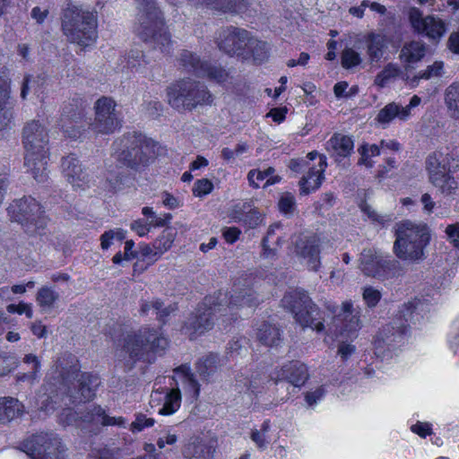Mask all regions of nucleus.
Wrapping results in <instances>:
<instances>
[{
    "label": "nucleus",
    "instance_id": "1",
    "mask_svg": "<svg viewBox=\"0 0 459 459\" xmlns=\"http://www.w3.org/2000/svg\"><path fill=\"white\" fill-rule=\"evenodd\" d=\"M229 297L227 292L221 290L212 296L206 297L195 314H192L185 324L186 332L193 337L210 330L214 322L213 316L219 314L225 317L223 322L235 320L233 310L238 307H254L259 302L255 293L250 288L236 289Z\"/></svg>",
    "mask_w": 459,
    "mask_h": 459
},
{
    "label": "nucleus",
    "instance_id": "2",
    "mask_svg": "<svg viewBox=\"0 0 459 459\" xmlns=\"http://www.w3.org/2000/svg\"><path fill=\"white\" fill-rule=\"evenodd\" d=\"M59 382L58 392L64 395V405L79 404L92 400L97 387L100 385V378L91 373H81L78 360L72 354L58 359L56 364Z\"/></svg>",
    "mask_w": 459,
    "mask_h": 459
},
{
    "label": "nucleus",
    "instance_id": "3",
    "mask_svg": "<svg viewBox=\"0 0 459 459\" xmlns=\"http://www.w3.org/2000/svg\"><path fill=\"white\" fill-rule=\"evenodd\" d=\"M394 253L402 260L419 262L425 259V248L429 244V228L424 223L404 221L397 224Z\"/></svg>",
    "mask_w": 459,
    "mask_h": 459
},
{
    "label": "nucleus",
    "instance_id": "4",
    "mask_svg": "<svg viewBox=\"0 0 459 459\" xmlns=\"http://www.w3.org/2000/svg\"><path fill=\"white\" fill-rule=\"evenodd\" d=\"M137 4V24L135 31L145 42L154 44L161 52L170 50V35L164 26L160 11L155 0H135Z\"/></svg>",
    "mask_w": 459,
    "mask_h": 459
},
{
    "label": "nucleus",
    "instance_id": "5",
    "mask_svg": "<svg viewBox=\"0 0 459 459\" xmlns=\"http://www.w3.org/2000/svg\"><path fill=\"white\" fill-rule=\"evenodd\" d=\"M61 29L69 41L87 47L97 39V18L90 11H85L68 3L62 9Z\"/></svg>",
    "mask_w": 459,
    "mask_h": 459
},
{
    "label": "nucleus",
    "instance_id": "6",
    "mask_svg": "<svg viewBox=\"0 0 459 459\" xmlns=\"http://www.w3.org/2000/svg\"><path fill=\"white\" fill-rule=\"evenodd\" d=\"M113 157L121 167L138 169L154 158L153 143L142 134L128 133L113 143Z\"/></svg>",
    "mask_w": 459,
    "mask_h": 459
},
{
    "label": "nucleus",
    "instance_id": "7",
    "mask_svg": "<svg viewBox=\"0 0 459 459\" xmlns=\"http://www.w3.org/2000/svg\"><path fill=\"white\" fill-rule=\"evenodd\" d=\"M11 219L22 225L30 237H39L52 242L47 233L48 219L43 206L33 197L25 196L13 201L8 208Z\"/></svg>",
    "mask_w": 459,
    "mask_h": 459
},
{
    "label": "nucleus",
    "instance_id": "8",
    "mask_svg": "<svg viewBox=\"0 0 459 459\" xmlns=\"http://www.w3.org/2000/svg\"><path fill=\"white\" fill-rule=\"evenodd\" d=\"M168 344L167 338L156 330L143 328L124 338L121 352L127 355L133 362L143 360L151 363L154 359L152 352L162 351Z\"/></svg>",
    "mask_w": 459,
    "mask_h": 459
},
{
    "label": "nucleus",
    "instance_id": "9",
    "mask_svg": "<svg viewBox=\"0 0 459 459\" xmlns=\"http://www.w3.org/2000/svg\"><path fill=\"white\" fill-rule=\"evenodd\" d=\"M168 103L179 112L192 111L199 105L211 104L206 86L194 80H181L167 88Z\"/></svg>",
    "mask_w": 459,
    "mask_h": 459
},
{
    "label": "nucleus",
    "instance_id": "10",
    "mask_svg": "<svg viewBox=\"0 0 459 459\" xmlns=\"http://www.w3.org/2000/svg\"><path fill=\"white\" fill-rule=\"evenodd\" d=\"M281 303L302 327H310L318 333L324 331L322 314L305 290L297 289L287 292Z\"/></svg>",
    "mask_w": 459,
    "mask_h": 459
},
{
    "label": "nucleus",
    "instance_id": "11",
    "mask_svg": "<svg viewBox=\"0 0 459 459\" xmlns=\"http://www.w3.org/2000/svg\"><path fill=\"white\" fill-rule=\"evenodd\" d=\"M359 269L368 277L384 281L404 273L402 264L373 248L363 249L359 258Z\"/></svg>",
    "mask_w": 459,
    "mask_h": 459
},
{
    "label": "nucleus",
    "instance_id": "12",
    "mask_svg": "<svg viewBox=\"0 0 459 459\" xmlns=\"http://www.w3.org/2000/svg\"><path fill=\"white\" fill-rule=\"evenodd\" d=\"M407 325L393 321L378 332L374 342L375 354L382 359L396 356L405 342Z\"/></svg>",
    "mask_w": 459,
    "mask_h": 459
},
{
    "label": "nucleus",
    "instance_id": "13",
    "mask_svg": "<svg viewBox=\"0 0 459 459\" xmlns=\"http://www.w3.org/2000/svg\"><path fill=\"white\" fill-rule=\"evenodd\" d=\"M22 450L31 459H65L61 440L54 433L31 436L22 444Z\"/></svg>",
    "mask_w": 459,
    "mask_h": 459
},
{
    "label": "nucleus",
    "instance_id": "14",
    "mask_svg": "<svg viewBox=\"0 0 459 459\" xmlns=\"http://www.w3.org/2000/svg\"><path fill=\"white\" fill-rule=\"evenodd\" d=\"M122 126L117 103L109 97L103 96L94 103V119L89 128L95 134H110Z\"/></svg>",
    "mask_w": 459,
    "mask_h": 459
},
{
    "label": "nucleus",
    "instance_id": "15",
    "mask_svg": "<svg viewBox=\"0 0 459 459\" xmlns=\"http://www.w3.org/2000/svg\"><path fill=\"white\" fill-rule=\"evenodd\" d=\"M251 32L238 27L227 26L221 28L216 38V43L224 54L241 60L245 56Z\"/></svg>",
    "mask_w": 459,
    "mask_h": 459
},
{
    "label": "nucleus",
    "instance_id": "16",
    "mask_svg": "<svg viewBox=\"0 0 459 459\" xmlns=\"http://www.w3.org/2000/svg\"><path fill=\"white\" fill-rule=\"evenodd\" d=\"M327 167L326 157L320 156L316 166L309 164L307 159H293L290 161L289 168L295 172H301L308 169L307 174L299 180L300 194L307 195L318 189L325 178L324 172Z\"/></svg>",
    "mask_w": 459,
    "mask_h": 459
},
{
    "label": "nucleus",
    "instance_id": "17",
    "mask_svg": "<svg viewBox=\"0 0 459 459\" xmlns=\"http://www.w3.org/2000/svg\"><path fill=\"white\" fill-rule=\"evenodd\" d=\"M48 134L39 121L32 120L26 124L22 133L25 154L48 152Z\"/></svg>",
    "mask_w": 459,
    "mask_h": 459
},
{
    "label": "nucleus",
    "instance_id": "18",
    "mask_svg": "<svg viewBox=\"0 0 459 459\" xmlns=\"http://www.w3.org/2000/svg\"><path fill=\"white\" fill-rule=\"evenodd\" d=\"M410 22L415 31L436 39L443 36L446 31L445 23L432 15L423 17L422 13L416 7L409 11Z\"/></svg>",
    "mask_w": 459,
    "mask_h": 459
},
{
    "label": "nucleus",
    "instance_id": "19",
    "mask_svg": "<svg viewBox=\"0 0 459 459\" xmlns=\"http://www.w3.org/2000/svg\"><path fill=\"white\" fill-rule=\"evenodd\" d=\"M320 240L316 235H299L295 241L296 255L306 261L307 268L317 271L320 267Z\"/></svg>",
    "mask_w": 459,
    "mask_h": 459
},
{
    "label": "nucleus",
    "instance_id": "20",
    "mask_svg": "<svg viewBox=\"0 0 459 459\" xmlns=\"http://www.w3.org/2000/svg\"><path fill=\"white\" fill-rule=\"evenodd\" d=\"M275 384L287 381L296 387H300L309 378L307 367L301 361L294 360L284 364L280 369H276L271 375Z\"/></svg>",
    "mask_w": 459,
    "mask_h": 459
},
{
    "label": "nucleus",
    "instance_id": "21",
    "mask_svg": "<svg viewBox=\"0 0 459 459\" xmlns=\"http://www.w3.org/2000/svg\"><path fill=\"white\" fill-rule=\"evenodd\" d=\"M230 217L236 222H242L249 229L256 228L264 220L263 214L247 202L234 205L230 212Z\"/></svg>",
    "mask_w": 459,
    "mask_h": 459
},
{
    "label": "nucleus",
    "instance_id": "22",
    "mask_svg": "<svg viewBox=\"0 0 459 459\" xmlns=\"http://www.w3.org/2000/svg\"><path fill=\"white\" fill-rule=\"evenodd\" d=\"M61 167L64 177L73 187L83 188L88 183V176L74 155L63 158Z\"/></svg>",
    "mask_w": 459,
    "mask_h": 459
},
{
    "label": "nucleus",
    "instance_id": "23",
    "mask_svg": "<svg viewBox=\"0 0 459 459\" xmlns=\"http://www.w3.org/2000/svg\"><path fill=\"white\" fill-rule=\"evenodd\" d=\"M80 420L84 423L102 426H122L125 420L122 417H110L105 413V411L100 406L91 404L80 411Z\"/></svg>",
    "mask_w": 459,
    "mask_h": 459
},
{
    "label": "nucleus",
    "instance_id": "24",
    "mask_svg": "<svg viewBox=\"0 0 459 459\" xmlns=\"http://www.w3.org/2000/svg\"><path fill=\"white\" fill-rule=\"evenodd\" d=\"M249 0H195V5H205L223 13H242L247 11Z\"/></svg>",
    "mask_w": 459,
    "mask_h": 459
},
{
    "label": "nucleus",
    "instance_id": "25",
    "mask_svg": "<svg viewBox=\"0 0 459 459\" xmlns=\"http://www.w3.org/2000/svg\"><path fill=\"white\" fill-rule=\"evenodd\" d=\"M364 39L368 62L371 65L380 62L388 48L385 36L371 31L364 37Z\"/></svg>",
    "mask_w": 459,
    "mask_h": 459
},
{
    "label": "nucleus",
    "instance_id": "26",
    "mask_svg": "<svg viewBox=\"0 0 459 459\" xmlns=\"http://www.w3.org/2000/svg\"><path fill=\"white\" fill-rule=\"evenodd\" d=\"M454 161L455 159L449 154H444L441 152L430 153L425 161L429 178L452 172L451 168Z\"/></svg>",
    "mask_w": 459,
    "mask_h": 459
},
{
    "label": "nucleus",
    "instance_id": "27",
    "mask_svg": "<svg viewBox=\"0 0 459 459\" xmlns=\"http://www.w3.org/2000/svg\"><path fill=\"white\" fill-rule=\"evenodd\" d=\"M48 152H41L25 154L24 164L38 182H45L48 178Z\"/></svg>",
    "mask_w": 459,
    "mask_h": 459
},
{
    "label": "nucleus",
    "instance_id": "28",
    "mask_svg": "<svg viewBox=\"0 0 459 459\" xmlns=\"http://www.w3.org/2000/svg\"><path fill=\"white\" fill-rule=\"evenodd\" d=\"M269 49V46L265 41L260 40L251 34L245 49L247 54L242 56L241 60L245 62L251 61L254 64H262L268 59Z\"/></svg>",
    "mask_w": 459,
    "mask_h": 459
},
{
    "label": "nucleus",
    "instance_id": "29",
    "mask_svg": "<svg viewBox=\"0 0 459 459\" xmlns=\"http://www.w3.org/2000/svg\"><path fill=\"white\" fill-rule=\"evenodd\" d=\"M214 453L213 445L204 443L198 437L192 438L183 450L184 456L188 459H212Z\"/></svg>",
    "mask_w": 459,
    "mask_h": 459
},
{
    "label": "nucleus",
    "instance_id": "30",
    "mask_svg": "<svg viewBox=\"0 0 459 459\" xmlns=\"http://www.w3.org/2000/svg\"><path fill=\"white\" fill-rule=\"evenodd\" d=\"M336 320L342 322V329L348 333H354L360 328L359 311L351 301L342 302Z\"/></svg>",
    "mask_w": 459,
    "mask_h": 459
},
{
    "label": "nucleus",
    "instance_id": "31",
    "mask_svg": "<svg viewBox=\"0 0 459 459\" xmlns=\"http://www.w3.org/2000/svg\"><path fill=\"white\" fill-rule=\"evenodd\" d=\"M327 151L338 160L339 158L349 156L353 151V141L350 136L334 134L326 143Z\"/></svg>",
    "mask_w": 459,
    "mask_h": 459
},
{
    "label": "nucleus",
    "instance_id": "32",
    "mask_svg": "<svg viewBox=\"0 0 459 459\" xmlns=\"http://www.w3.org/2000/svg\"><path fill=\"white\" fill-rule=\"evenodd\" d=\"M281 230V223H274L268 228L266 235L262 239L263 255L264 257H273L277 249L285 242L282 237L277 234V231Z\"/></svg>",
    "mask_w": 459,
    "mask_h": 459
},
{
    "label": "nucleus",
    "instance_id": "33",
    "mask_svg": "<svg viewBox=\"0 0 459 459\" xmlns=\"http://www.w3.org/2000/svg\"><path fill=\"white\" fill-rule=\"evenodd\" d=\"M24 411L23 404L13 397H0V424H6L21 417Z\"/></svg>",
    "mask_w": 459,
    "mask_h": 459
},
{
    "label": "nucleus",
    "instance_id": "34",
    "mask_svg": "<svg viewBox=\"0 0 459 459\" xmlns=\"http://www.w3.org/2000/svg\"><path fill=\"white\" fill-rule=\"evenodd\" d=\"M10 81L5 77H0V129L7 126L13 117L9 106Z\"/></svg>",
    "mask_w": 459,
    "mask_h": 459
},
{
    "label": "nucleus",
    "instance_id": "35",
    "mask_svg": "<svg viewBox=\"0 0 459 459\" xmlns=\"http://www.w3.org/2000/svg\"><path fill=\"white\" fill-rule=\"evenodd\" d=\"M423 303L420 300H412L403 303L398 311L399 318L396 322H402L408 326L409 323L416 324L419 320L420 311L422 310Z\"/></svg>",
    "mask_w": 459,
    "mask_h": 459
},
{
    "label": "nucleus",
    "instance_id": "36",
    "mask_svg": "<svg viewBox=\"0 0 459 459\" xmlns=\"http://www.w3.org/2000/svg\"><path fill=\"white\" fill-rule=\"evenodd\" d=\"M426 54L425 44L420 41H411L405 44L400 52L403 62L410 65L420 61Z\"/></svg>",
    "mask_w": 459,
    "mask_h": 459
},
{
    "label": "nucleus",
    "instance_id": "37",
    "mask_svg": "<svg viewBox=\"0 0 459 459\" xmlns=\"http://www.w3.org/2000/svg\"><path fill=\"white\" fill-rule=\"evenodd\" d=\"M429 181L436 187L443 195H455L458 189V182L452 176L451 172L429 178Z\"/></svg>",
    "mask_w": 459,
    "mask_h": 459
},
{
    "label": "nucleus",
    "instance_id": "38",
    "mask_svg": "<svg viewBox=\"0 0 459 459\" xmlns=\"http://www.w3.org/2000/svg\"><path fill=\"white\" fill-rule=\"evenodd\" d=\"M178 62L185 71L199 77L201 69H203V64H205L206 61L201 60L196 54L184 49L180 52Z\"/></svg>",
    "mask_w": 459,
    "mask_h": 459
},
{
    "label": "nucleus",
    "instance_id": "39",
    "mask_svg": "<svg viewBox=\"0 0 459 459\" xmlns=\"http://www.w3.org/2000/svg\"><path fill=\"white\" fill-rule=\"evenodd\" d=\"M199 77L207 78L217 83H224L230 79V73L221 65L205 62Z\"/></svg>",
    "mask_w": 459,
    "mask_h": 459
},
{
    "label": "nucleus",
    "instance_id": "40",
    "mask_svg": "<svg viewBox=\"0 0 459 459\" xmlns=\"http://www.w3.org/2000/svg\"><path fill=\"white\" fill-rule=\"evenodd\" d=\"M256 337L264 345L277 346L281 342L280 329L273 325L263 323L257 329Z\"/></svg>",
    "mask_w": 459,
    "mask_h": 459
},
{
    "label": "nucleus",
    "instance_id": "41",
    "mask_svg": "<svg viewBox=\"0 0 459 459\" xmlns=\"http://www.w3.org/2000/svg\"><path fill=\"white\" fill-rule=\"evenodd\" d=\"M23 363L27 366L28 371L19 373L17 375L18 381H28L32 383L39 378V372L40 368V360L36 355L30 353L26 354L23 358Z\"/></svg>",
    "mask_w": 459,
    "mask_h": 459
},
{
    "label": "nucleus",
    "instance_id": "42",
    "mask_svg": "<svg viewBox=\"0 0 459 459\" xmlns=\"http://www.w3.org/2000/svg\"><path fill=\"white\" fill-rule=\"evenodd\" d=\"M219 366V357L216 354H209L196 363L195 368L201 379L208 380L216 372Z\"/></svg>",
    "mask_w": 459,
    "mask_h": 459
},
{
    "label": "nucleus",
    "instance_id": "43",
    "mask_svg": "<svg viewBox=\"0 0 459 459\" xmlns=\"http://www.w3.org/2000/svg\"><path fill=\"white\" fill-rule=\"evenodd\" d=\"M166 391L168 394L167 399L159 408V414L161 415H170L176 412L181 403V394L178 388H166Z\"/></svg>",
    "mask_w": 459,
    "mask_h": 459
},
{
    "label": "nucleus",
    "instance_id": "44",
    "mask_svg": "<svg viewBox=\"0 0 459 459\" xmlns=\"http://www.w3.org/2000/svg\"><path fill=\"white\" fill-rule=\"evenodd\" d=\"M401 69L398 65L388 63L375 77V84L380 88L385 87L390 82L399 76Z\"/></svg>",
    "mask_w": 459,
    "mask_h": 459
},
{
    "label": "nucleus",
    "instance_id": "45",
    "mask_svg": "<svg viewBox=\"0 0 459 459\" xmlns=\"http://www.w3.org/2000/svg\"><path fill=\"white\" fill-rule=\"evenodd\" d=\"M445 101L451 117L459 119V83H453L446 90Z\"/></svg>",
    "mask_w": 459,
    "mask_h": 459
},
{
    "label": "nucleus",
    "instance_id": "46",
    "mask_svg": "<svg viewBox=\"0 0 459 459\" xmlns=\"http://www.w3.org/2000/svg\"><path fill=\"white\" fill-rule=\"evenodd\" d=\"M176 231L171 228L165 229L153 242L154 255H160L170 248L175 240Z\"/></svg>",
    "mask_w": 459,
    "mask_h": 459
},
{
    "label": "nucleus",
    "instance_id": "47",
    "mask_svg": "<svg viewBox=\"0 0 459 459\" xmlns=\"http://www.w3.org/2000/svg\"><path fill=\"white\" fill-rule=\"evenodd\" d=\"M360 158L358 161L359 165H364L367 168H372L374 162L371 158L381 154L380 147L377 144L363 143L358 148Z\"/></svg>",
    "mask_w": 459,
    "mask_h": 459
},
{
    "label": "nucleus",
    "instance_id": "48",
    "mask_svg": "<svg viewBox=\"0 0 459 459\" xmlns=\"http://www.w3.org/2000/svg\"><path fill=\"white\" fill-rule=\"evenodd\" d=\"M402 107L398 106L394 102L387 104L385 108L380 109L377 114V120L380 124H388L394 117H398L402 120Z\"/></svg>",
    "mask_w": 459,
    "mask_h": 459
},
{
    "label": "nucleus",
    "instance_id": "49",
    "mask_svg": "<svg viewBox=\"0 0 459 459\" xmlns=\"http://www.w3.org/2000/svg\"><path fill=\"white\" fill-rule=\"evenodd\" d=\"M59 299V295L48 287H42L38 290L36 300L43 308H50Z\"/></svg>",
    "mask_w": 459,
    "mask_h": 459
},
{
    "label": "nucleus",
    "instance_id": "50",
    "mask_svg": "<svg viewBox=\"0 0 459 459\" xmlns=\"http://www.w3.org/2000/svg\"><path fill=\"white\" fill-rule=\"evenodd\" d=\"M360 209L373 223L377 225L384 226L385 223L391 222L393 221L392 215L380 214L367 203L361 204Z\"/></svg>",
    "mask_w": 459,
    "mask_h": 459
},
{
    "label": "nucleus",
    "instance_id": "51",
    "mask_svg": "<svg viewBox=\"0 0 459 459\" xmlns=\"http://www.w3.org/2000/svg\"><path fill=\"white\" fill-rule=\"evenodd\" d=\"M143 53L139 48H134L131 49L130 52L127 54L126 56L124 57V60L126 62V65H124V67H126L127 69H135L136 71H139L142 66L145 65Z\"/></svg>",
    "mask_w": 459,
    "mask_h": 459
},
{
    "label": "nucleus",
    "instance_id": "52",
    "mask_svg": "<svg viewBox=\"0 0 459 459\" xmlns=\"http://www.w3.org/2000/svg\"><path fill=\"white\" fill-rule=\"evenodd\" d=\"M124 175L122 172L109 166L105 175V187L108 191L117 190L122 184Z\"/></svg>",
    "mask_w": 459,
    "mask_h": 459
},
{
    "label": "nucleus",
    "instance_id": "53",
    "mask_svg": "<svg viewBox=\"0 0 459 459\" xmlns=\"http://www.w3.org/2000/svg\"><path fill=\"white\" fill-rule=\"evenodd\" d=\"M178 375L182 377V380L187 384L194 391L195 394L198 395L200 391V385L195 377V375L191 372L190 367L187 365H181L175 369Z\"/></svg>",
    "mask_w": 459,
    "mask_h": 459
},
{
    "label": "nucleus",
    "instance_id": "54",
    "mask_svg": "<svg viewBox=\"0 0 459 459\" xmlns=\"http://www.w3.org/2000/svg\"><path fill=\"white\" fill-rule=\"evenodd\" d=\"M362 61L360 54L351 48H346L342 52V65L350 69L359 65Z\"/></svg>",
    "mask_w": 459,
    "mask_h": 459
},
{
    "label": "nucleus",
    "instance_id": "55",
    "mask_svg": "<svg viewBox=\"0 0 459 459\" xmlns=\"http://www.w3.org/2000/svg\"><path fill=\"white\" fill-rule=\"evenodd\" d=\"M443 62L436 61L433 65H429L424 71H421L414 77V81L418 82L420 79L429 80L434 77H438L443 72Z\"/></svg>",
    "mask_w": 459,
    "mask_h": 459
},
{
    "label": "nucleus",
    "instance_id": "56",
    "mask_svg": "<svg viewBox=\"0 0 459 459\" xmlns=\"http://www.w3.org/2000/svg\"><path fill=\"white\" fill-rule=\"evenodd\" d=\"M248 150V145L246 143H239L234 150L225 147L221 150V157L227 162H232L237 157L243 154Z\"/></svg>",
    "mask_w": 459,
    "mask_h": 459
},
{
    "label": "nucleus",
    "instance_id": "57",
    "mask_svg": "<svg viewBox=\"0 0 459 459\" xmlns=\"http://www.w3.org/2000/svg\"><path fill=\"white\" fill-rule=\"evenodd\" d=\"M381 292L372 286H367L363 289L362 298L368 307H375L380 301Z\"/></svg>",
    "mask_w": 459,
    "mask_h": 459
},
{
    "label": "nucleus",
    "instance_id": "58",
    "mask_svg": "<svg viewBox=\"0 0 459 459\" xmlns=\"http://www.w3.org/2000/svg\"><path fill=\"white\" fill-rule=\"evenodd\" d=\"M279 209L281 212L290 215L294 212L296 203L294 196L290 193L282 195L278 203Z\"/></svg>",
    "mask_w": 459,
    "mask_h": 459
},
{
    "label": "nucleus",
    "instance_id": "59",
    "mask_svg": "<svg viewBox=\"0 0 459 459\" xmlns=\"http://www.w3.org/2000/svg\"><path fill=\"white\" fill-rule=\"evenodd\" d=\"M274 171L275 170L273 167H269L264 170L252 169L247 174L249 184L253 186L255 188H258L259 185L257 182H255V178L257 181H261L266 178L267 177L273 175Z\"/></svg>",
    "mask_w": 459,
    "mask_h": 459
},
{
    "label": "nucleus",
    "instance_id": "60",
    "mask_svg": "<svg viewBox=\"0 0 459 459\" xmlns=\"http://www.w3.org/2000/svg\"><path fill=\"white\" fill-rule=\"evenodd\" d=\"M60 422L65 425H78L81 421L80 411L72 409H64L59 416Z\"/></svg>",
    "mask_w": 459,
    "mask_h": 459
},
{
    "label": "nucleus",
    "instance_id": "61",
    "mask_svg": "<svg viewBox=\"0 0 459 459\" xmlns=\"http://www.w3.org/2000/svg\"><path fill=\"white\" fill-rule=\"evenodd\" d=\"M326 391L324 386L316 387L314 391L305 394V401L309 407H314L325 396Z\"/></svg>",
    "mask_w": 459,
    "mask_h": 459
},
{
    "label": "nucleus",
    "instance_id": "62",
    "mask_svg": "<svg viewBox=\"0 0 459 459\" xmlns=\"http://www.w3.org/2000/svg\"><path fill=\"white\" fill-rule=\"evenodd\" d=\"M154 420L152 418H147L144 414H137L135 417L134 421L131 424V430L132 431H142L145 428H149L153 426Z\"/></svg>",
    "mask_w": 459,
    "mask_h": 459
},
{
    "label": "nucleus",
    "instance_id": "63",
    "mask_svg": "<svg viewBox=\"0 0 459 459\" xmlns=\"http://www.w3.org/2000/svg\"><path fill=\"white\" fill-rule=\"evenodd\" d=\"M213 188L212 183L206 178L197 180L193 187V193L195 196H203L212 192Z\"/></svg>",
    "mask_w": 459,
    "mask_h": 459
},
{
    "label": "nucleus",
    "instance_id": "64",
    "mask_svg": "<svg viewBox=\"0 0 459 459\" xmlns=\"http://www.w3.org/2000/svg\"><path fill=\"white\" fill-rule=\"evenodd\" d=\"M91 459H114V452L106 447L93 448L90 454Z\"/></svg>",
    "mask_w": 459,
    "mask_h": 459
}]
</instances>
